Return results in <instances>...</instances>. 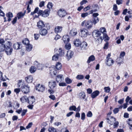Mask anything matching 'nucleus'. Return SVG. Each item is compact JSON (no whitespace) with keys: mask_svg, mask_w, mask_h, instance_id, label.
<instances>
[{"mask_svg":"<svg viewBox=\"0 0 132 132\" xmlns=\"http://www.w3.org/2000/svg\"><path fill=\"white\" fill-rule=\"evenodd\" d=\"M99 15L98 13H94L93 14V21L88 20L86 22L85 26L88 29H89L92 28L93 23L95 24L99 21L98 18L97 17Z\"/></svg>","mask_w":132,"mask_h":132,"instance_id":"1","label":"nucleus"},{"mask_svg":"<svg viewBox=\"0 0 132 132\" xmlns=\"http://www.w3.org/2000/svg\"><path fill=\"white\" fill-rule=\"evenodd\" d=\"M50 13V9H46L43 11L42 10H40L38 12V14L39 15H40L42 16L46 17L48 16Z\"/></svg>","mask_w":132,"mask_h":132,"instance_id":"2","label":"nucleus"},{"mask_svg":"<svg viewBox=\"0 0 132 132\" xmlns=\"http://www.w3.org/2000/svg\"><path fill=\"white\" fill-rule=\"evenodd\" d=\"M36 90L39 92H43L45 88L43 85H40V84H39L36 86Z\"/></svg>","mask_w":132,"mask_h":132,"instance_id":"3","label":"nucleus"},{"mask_svg":"<svg viewBox=\"0 0 132 132\" xmlns=\"http://www.w3.org/2000/svg\"><path fill=\"white\" fill-rule=\"evenodd\" d=\"M106 120L107 122L111 125H113L114 122L116 121L115 118L112 116L110 117V118H107Z\"/></svg>","mask_w":132,"mask_h":132,"instance_id":"4","label":"nucleus"},{"mask_svg":"<svg viewBox=\"0 0 132 132\" xmlns=\"http://www.w3.org/2000/svg\"><path fill=\"white\" fill-rule=\"evenodd\" d=\"M58 13L59 16L61 17H62L65 16L66 14L65 11L63 9H61L59 11Z\"/></svg>","mask_w":132,"mask_h":132,"instance_id":"5","label":"nucleus"},{"mask_svg":"<svg viewBox=\"0 0 132 132\" xmlns=\"http://www.w3.org/2000/svg\"><path fill=\"white\" fill-rule=\"evenodd\" d=\"M88 44L85 42H82L80 45L81 50L83 51H85L87 48Z\"/></svg>","mask_w":132,"mask_h":132,"instance_id":"6","label":"nucleus"},{"mask_svg":"<svg viewBox=\"0 0 132 132\" xmlns=\"http://www.w3.org/2000/svg\"><path fill=\"white\" fill-rule=\"evenodd\" d=\"M93 35L94 36L95 38L100 37L101 36H102V35L101 32L98 30H95L94 31L93 33Z\"/></svg>","mask_w":132,"mask_h":132,"instance_id":"7","label":"nucleus"},{"mask_svg":"<svg viewBox=\"0 0 132 132\" xmlns=\"http://www.w3.org/2000/svg\"><path fill=\"white\" fill-rule=\"evenodd\" d=\"M5 52L7 55H10L12 53L13 49L11 47H5Z\"/></svg>","mask_w":132,"mask_h":132,"instance_id":"8","label":"nucleus"},{"mask_svg":"<svg viewBox=\"0 0 132 132\" xmlns=\"http://www.w3.org/2000/svg\"><path fill=\"white\" fill-rule=\"evenodd\" d=\"M81 32L82 37H86L88 35V30L85 29H82L81 30Z\"/></svg>","mask_w":132,"mask_h":132,"instance_id":"9","label":"nucleus"},{"mask_svg":"<svg viewBox=\"0 0 132 132\" xmlns=\"http://www.w3.org/2000/svg\"><path fill=\"white\" fill-rule=\"evenodd\" d=\"M56 82L55 81H51L49 82V86L51 89H53L56 86Z\"/></svg>","mask_w":132,"mask_h":132,"instance_id":"10","label":"nucleus"},{"mask_svg":"<svg viewBox=\"0 0 132 132\" xmlns=\"http://www.w3.org/2000/svg\"><path fill=\"white\" fill-rule=\"evenodd\" d=\"M22 91L24 94H27L29 92V87L28 85H24V86L22 89Z\"/></svg>","mask_w":132,"mask_h":132,"instance_id":"11","label":"nucleus"},{"mask_svg":"<svg viewBox=\"0 0 132 132\" xmlns=\"http://www.w3.org/2000/svg\"><path fill=\"white\" fill-rule=\"evenodd\" d=\"M67 52V53L66 55V56L67 57L68 60H69L73 56V52L71 50L68 51Z\"/></svg>","mask_w":132,"mask_h":132,"instance_id":"12","label":"nucleus"},{"mask_svg":"<svg viewBox=\"0 0 132 132\" xmlns=\"http://www.w3.org/2000/svg\"><path fill=\"white\" fill-rule=\"evenodd\" d=\"M39 33L42 36L46 35L47 33V31L46 29H42L39 30Z\"/></svg>","mask_w":132,"mask_h":132,"instance_id":"13","label":"nucleus"},{"mask_svg":"<svg viewBox=\"0 0 132 132\" xmlns=\"http://www.w3.org/2000/svg\"><path fill=\"white\" fill-rule=\"evenodd\" d=\"M100 93V92L98 90H96L93 92L91 94V97L92 98H95Z\"/></svg>","mask_w":132,"mask_h":132,"instance_id":"14","label":"nucleus"},{"mask_svg":"<svg viewBox=\"0 0 132 132\" xmlns=\"http://www.w3.org/2000/svg\"><path fill=\"white\" fill-rule=\"evenodd\" d=\"M63 77L62 75L60 74L57 75L56 78V80L57 82H61L62 80V79H64L63 78Z\"/></svg>","mask_w":132,"mask_h":132,"instance_id":"15","label":"nucleus"},{"mask_svg":"<svg viewBox=\"0 0 132 132\" xmlns=\"http://www.w3.org/2000/svg\"><path fill=\"white\" fill-rule=\"evenodd\" d=\"M59 56H62L65 54V51L61 48H59L57 53Z\"/></svg>","mask_w":132,"mask_h":132,"instance_id":"16","label":"nucleus"},{"mask_svg":"<svg viewBox=\"0 0 132 132\" xmlns=\"http://www.w3.org/2000/svg\"><path fill=\"white\" fill-rule=\"evenodd\" d=\"M114 62V61L111 58H108L107 59L106 64L109 66L112 65Z\"/></svg>","mask_w":132,"mask_h":132,"instance_id":"17","label":"nucleus"},{"mask_svg":"<svg viewBox=\"0 0 132 132\" xmlns=\"http://www.w3.org/2000/svg\"><path fill=\"white\" fill-rule=\"evenodd\" d=\"M82 43L79 39H76L73 42L74 45L77 47L79 46Z\"/></svg>","mask_w":132,"mask_h":132,"instance_id":"18","label":"nucleus"},{"mask_svg":"<svg viewBox=\"0 0 132 132\" xmlns=\"http://www.w3.org/2000/svg\"><path fill=\"white\" fill-rule=\"evenodd\" d=\"M95 38L96 40V43L98 45L101 44L102 43V40L103 39V38H102V36H101L99 38L98 37V38Z\"/></svg>","mask_w":132,"mask_h":132,"instance_id":"19","label":"nucleus"},{"mask_svg":"<svg viewBox=\"0 0 132 132\" xmlns=\"http://www.w3.org/2000/svg\"><path fill=\"white\" fill-rule=\"evenodd\" d=\"M62 29V27L61 26H57L55 28V32L56 33L60 32Z\"/></svg>","mask_w":132,"mask_h":132,"instance_id":"20","label":"nucleus"},{"mask_svg":"<svg viewBox=\"0 0 132 132\" xmlns=\"http://www.w3.org/2000/svg\"><path fill=\"white\" fill-rule=\"evenodd\" d=\"M37 26L40 28H43L45 26L43 22L42 21H40L37 23Z\"/></svg>","mask_w":132,"mask_h":132,"instance_id":"21","label":"nucleus"},{"mask_svg":"<svg viewBox=\"0 0 132 132\" xmlns=\"http://www.w3.org/2000/svg\"><path fill=\"white\" fill-rule=\"evenodd\" d=\"M63 40L65 43L68 42L70 40L69 36L68 35H65L63 37Z\"/></svg>","mask_w":132,"mask_h":132,"instance_id":"22","label":"nucleus"},{"mask_svg":"<svg viewBox=\"0 0 132 132\" xmlns=\"http://www.w3.org/2000/svg\"><path fill=\"white\" fill-rule=\"evenodd\" d=\"M25 79L28 83H31L32 81L33 78L32 76H29L25 78Z\"/></svg>","mask_w":132,"mask_h":132,"instance_id":"23","label":"nucleus"},{"mask_svg":"<svg viewBox=\"0 0 132 132\" xmlns=\"http://www.w3.org/2000/svg\"><path fill=\"white\" fill-rule=\"evenodd\" d=\"M20 44L19 43L17 42L15 43L13 45V48L15 49L19 50L20 49Z\"/></svg>","mask_w":132,"mask_h":132,"instance_id":"24","label":"nucleus"},{"mask_svg":"<svg viewBox=\"0 0 132 132\" xmlns=\"http://www.w3.org/2000/svg\"><path fill=\"white\" fill-rule=\"evenodd\" d=\"M32 45L29 44L26 46V50L28 52L32 50Z\"/></svg>","mask_w":132,"mask_h":132,"instance_id":"25","label":"nucleus"},{"mask_svg":"<svg viewBox=\"0 0 132 132\" xmlns=\"http://www.w3.org/2000/svg\"><path fill=\"white\" fill-rule=\"evenodd\" d=\"M95 59V58L94 56L93 55H92L89 57L87 61V63H89L91 61H93Z\"/></svg>","mask_w":132,"mask_h":132,"instance_id":"26","label":"nucleus"},{"mask_svg":"<svg viewBox=\"0 0 132 132\" xmlns=\"http://www.w3.org/2000/svg\"><path fill=\"white\" fill-rule=\"evenodd\" d=\"M24 85H24V83L23 82H22L21 80H19V81L18 84V87L21 88L22 89L24 86Z\"/></svg>","mask_w":132,"mask_h":132,"instance_id":"27","label":"nucleus"},{"mask_svg":"<svg viewBox=\"0 0 132 132\" xmlns=\"http://www.w3.org/2000/svg\"><path fill=\"white\" fill-rule=\"evenodd\" d=\"M5 45L2 44H0V52H3L5 49Z\"/></svg>","mask_w":132,"mask_h":132,"instance_id":"28","label":"nucleus"},{"mask_svg":"<svg viewBox=\"0 0 132 132\" xmlns=\"http://www.w3.org/2000/svg\"><path fill=\"white\" fill-rule=\"evenodd\" d=\"M127 123L130 126L129 128L132 130V118L129 119L127 121Z\"/></svg>","mask_w":132,"mask_h":132,"instance_id":"29","label":"nucleus"},{"mask_svg":"<svg viewBox=\"0 0 132 132\" xmlns=\"http://www.w3.org/2000/svg\"><path fill=\"white\" fill-rule=\"evenodd\" d=\"M36 70V68L35 66H32L29 69L31 73H34Z\"/></svg>","mask_w":132,"mask_h":132,"instance_id":"30","label":"nucleus"},{"mask_svg":"<svg viewBox=\"0 0 132 132\" xmlns=\"http://www.w3.org/2000/svg\"><path fill=\"white\" fill-rule=\"evenodd\" d=\"M77 34V32L75 30L72 29L70 31V35L71 36H73L76 35Z\"/></svg>","mask_w":132,"mask_h":132,"instance_id":"31","label":"nucleus"},{"mask_svg":"<svg viewBox=\"0 0 132 132\" xmlns=\"http://www.w3.org/2000/svg\"><path fill=\"white\" fill-rule=\"evenodd\" d=\"M102 36V38H103V39H104V41L106 42L109 39V38L106 33L103 34Z\"/></svg>","mask_w":132,"mask_h":132,"instance_id":"32","label":"nucleus"},{"mask_svg":"<svg viewBox=\"0 0 132 132\" xmlns=\"http://www.w3.org/2000/svg\"><path fill=\"white\" fill-rule=\"evenodd\" d=\"M22 43L26 46L29 44V41L27 38H25L22 40Z\"/></svg>","mask_w":132,"mask_h":132,"instance_id":"33","label":"nucleus"},{"mask_svg":"<svg viewBox=\"0 0 132 132\" xmlns=\"http://www.w3.org/2000/svg\"><path fill=\"white\" fill-rule=\"evenodd\" d=\"M61 64L60 62H57L56 65V68L58 70H59L61 68Z\"/></svg>","mask_w":132,"mask_h":132,"instance_id":"34","label":"nucleus"},{"mask_svg":"<svg viewBox=\"0 0 132 132\" xmlns=\"http://www.w3.org/2000/svg\"><path fill=\"white\" fill-rule=\"evenodd\" d=\"M26 102L30 104H33L35 102V100H25Z\"/></svg>","mask_w":132,"mask_h":132,"instance_id":"35","label":"nucleus"},{"mask_svg":"<svg viewBox=\"0 0 132 132\" xmlns=\"http://www.w3.org/2000/svg\"><path fill=\"white\" fill-rule=\"evenodd\" d=\"M123 59L122 58L119 57L117 59L116 62L118 64H121L123 62Z\"/></svg>","mask_w":132,"mask_h":132,"instance_id":"36","label":"nucleus"},{"mask_svg":"<svg viewBox=\"0 0 132 132\" xmlns=\"http://www.w3.org/2000/svg\"><path fill=\"white\" fill-rule=\"evenodd\" d=\"M66 44L65 45V48L67 50H69L70 49L71 47V45L70 44L68 43H66Z\"/></svg>","mask_w":132,"mask_h":132,"instance_id":"37","label":"nucleus"},{"mask_svg":"<svg viewBox=\"0 0 132 132\" xmlns=\"http://www.w3.org/2000/svg\"><path fill=\"white\" fill-rule=\"evenodd\" d=\"M24 13H23L22 12H20L18 13L17 14V17L18 19H20L22 17H23L24 15Z\"/></svg>","mask_w":132,"mask_h":132,"instance_id":"38","label":"nucleus"},{"mask_svg":"<svg viewBox=\"0 0 132 132\" xmlns=\"http://www.w3.org/2000/svg\"><path fill=\"white\" fill-rule=\"evenodd\" d=\"M79 96L80 98L84 99L85 97V94L84 93H80L79 94Z\"/></svg>","mask_w":132,"mask_h":132,"instance_id":"39","label":"nucleus"},{"mask_svg":"<svg viewBox=\"0 0 132 132\" xmlns=\"http://www.w3.org/2000/svg\"><path fill=\"white\" fill-rule=\"evenodd\" d=\"M58 54H56L54 55L52 57V60H53L56 61L58 59Z\"/></svg>","mask_w":132,"mask_h":132,"instance_id":"40","label":"nucleus"},{"mask_svg":"<svg viewBox=\"0 0 132 132\" xmlns=\"http://www.w3.org/2000/svg\"><path fill=\"white\" fill-rule=\"evenodd\" d=\"M48 131L49 132H57L56 129L53 127L49 128Z\"/></svg>","mask_w":132,"mask_h":132,"instance_id":"41","label":"nucleus"},{"mask_svg":"<svg viewBox=\"0 0 132 132\" xmlns=\"http://www.w3.org/2000/svg\"><path fill=\"white\" fill-rule=\"evenodd\" d=\"M100 31L101 33H102V35L103 36V34H106V29L105 28H101L100 29Z\"/></svg>","mask_w":132,"mask_h":132,"instance_id":"42","label":"nucleus"},{"mask_svg":"<svg viewBox=\"0 0 132 132\" xmlns=\"http://www.w3.org/2000/svg\"><path fill=\"white\" fill-rule=\"evenodd\" d=\"M119 124V122L118 121H116V120L114 121L113 123V126L114 128H115L118 127Z\"/></svg>","mask_w":132,"mask_h":132,"instance_id":"43","label":"nucleus"},{"mask_svg":"<svg viewBox=\"0 0 132 132\" xmlns=\"http://www.w3.org/2000/svg\"><path fill=\"white\" fill-rule=\"evenodd\" d=\"M84 77V76L82 75H78L76 77V78L78 80L83 79Z\"/></svg>","mask_w":132,"mask_h":132,"instance_id":"44","label":"nucleus"},{"mask_svg":"<svg viewBox=\"0 0 132 132\" xmlns=\"http://www.w3.org/2000/svg\"><path fill=\"white\" fill-rule=\"evenodd\" d=\"M5 45V46H6V47H10L12 46V44L11 42L9 41H7L6 43L4 45Z\"/></svg>","mask_w":132,"mask_h":132,"instance_id":"45","label":"nucleus"},{"mask_svg":"<svg viewBox=\"0 0 132 132\" xmlns=\"http://www.w3.org/2000/svg\"><path fill=\"white\" fill-rule=\"evenodd\" d=\"M39 9L38 7L36 8L34 12H31V15H33L34 14L37 13L39 10Z\"/></svg>","mask_w":132,"mask_h":132,"instance_id":"46","label":"nucleus"},{"mask_svg":"<svg viewBox=\"0 0 132 132\" xmlns=\"http://www.w3.org/2000/svg\"><path fill=\"white\" fill-rule=\"evenodd\" d=\"M2 9H3V7L1 6H0V16H4L5 14L3 11Z\"/></svg>","mask_w":132,"mask_h":132,"instance_id":"47","label":"nucleus"},{"mask_svg":"<svg viewBox=\"0 0 132 132\" xmlns=\"http://www.w3.org/2000/svg\"><path fill=\"white\" fill-rule=\"evenodd\" d=\"M76 108L75 106H70L69 108V110L70 111L73 110L75 111L76 110Z\"/></svg>","mask_w":132,"mask_h":132,"instance_id":"48","label":"nucleus"},{"mask_svg":"<svg viewBox=\"0 0 132 132\" xmlns=\"http://www.w3.org/2000/svg\"><path fill=\"white\" fill-rule=\"evenodd\" d=\"M88 15H89V14L88 12H86L85 13H82L81 14V17L83 18H84L85 17L87 16Z\"/></svg>","mask_w":132,"mask_h":132,"instance_id":"49","label":"nucleus"},{"mask_svg":"<svg viewBox=\"0 0 132 132\" xmlns=\"http://www.w3.org/2000/svg\"><path fill=\"white\" fill-rule=\"evenodd\" d=\"M65 81L67 83L69 84L72 82V80L69 78H67L65 79Z\"/></svg>","mask_w":132,"mask_h":132,"instance_id":"50","label":"nucleus"},{"mask_svg":"<svg viewBox=\"0 0 132 132\" xmlns=\"http://www.w3.org/2000/svg\"><path fill=\"white\" fill-rule=\"evenodd\" d=\"M50 73L53 74L54 75H55L57 73V72L56 70L53 69L51 71Z\"/></svg>","mask_w":132,"mask_h":132,"instance_id":"51","label":"nucleus"},{"mask_svg":"<svg viewBox=\"0 0 132 132\" xmlns=\"http://www.w3.org/2000/svg\"><path fill=\"white\" fill-rule=\"evenodd\" d=\"M53 6L52 3L51 2H48L47 5V7L49 9H48L50 10V9Z\"/></svg>","mask_w":132,"mask_h":132,"instance_id":"52","label":"nucleus"},{"mask_svg":"<svg viewBox=\"0 0 132 132\" xmlns=\"http://www.w3.org/2000/svg\"><path fill=\"white\" fill-rule=\"evenodd\" d=\"M6 15L8 18H12L13 17V14L12 13L9 12L6 14Z\"/></svg>","mask_w":132,"mask_h":132,"instance_id":"53","label":"nucleus"},{"mask_svg":"<svg viewBox=\"0 0 132 132\" xmlns=\"http://www.w3.org/2000/svg\"><path fill=\"white\" fill-rule=\"evenodd\" d=\"M105 91L107 93H109L110 91V88L109 87H105L104 88Z\"/></svg>","mask_w":132,"mask_h":132,"instance_id":"54","label":"nucleus"},{"mask_svg":"<svg viewBox=\"0 0 132 132\" xmlns=\"http://www.w3.org/2000/svg\"><path fill=\"white\" fill-rule=\"evenodd\" d=\"M0 80H2L3 81H5L6 80L4 79L2 77V72L0 71Z\"/></svg>","mask_w":132,"mask_h":132,"instance_id":"55","label":"nucleus"},{"mask_svg":"<svg viewBox=\"0 0 132 132\" xmlns=\"http://www.w3.org/2000/svg\"><path fill=\"white\" fill-rule=\"evenodd\" d=\"M39 35L38 34H35L34 35V38L36 40L38 39L39 37Z\"/></svg>","mask_w":132,"mask_h":132,"instance_id":"56","label":"nucleus"},{"mask_svg":"<svg viewBox=\"0 0 132 132\" xmlns=\"http://www.w3.org/2000/svg\"><path fill=\"white\" fill-rule=\"evenodd\" d=\"M116 2L118 5H119L122 3L123 1L122 0H117Z\"/></svg>","mask_w":132,"mask_h":132,"instance_id":"57","label":"nucleus"},{"mask_svg":"<svg viewBox=\"0 0 132 132\" xmlns=\"http://www.w3.org/2000/svg\"><path fill=\"white\" fill-rule=\"evenodd\" d=\"M125 52H121L120 54V57L123 59V58L125 56Z\"/></svg>","mask_w":132,"mask_h":132,"instance_id":"58","label":"nucleus"},{"mask_svg":"<svg viewBox=\"0 0 132 132\" xmlns=\"http://www.w3.org/2000/svg\"><path fill=\"white\" fill-rule=\"evenodd\" d=\"M92 115V112L90 111H89L87 113V116L88 117H91Z\"/></svg>","mask_w":132,"mask_h":132,"instance_id":"59","label":"nucleus"},{"mask_svg":"<svg viewBox=\"0 0 132 132\" xmlns=\"http://www.w3.org/2000/svg\"><path fill=\"white\" fill-rule=\"evenodd\" d=\"M87 91L88 94H90L92 93V90L91 88H89L87 89Z\"/></svg>","mask_w":132,"mask_h":132,"instance_id":"60","label":"nucleus"},{"mask_svg":"<svg viewBox=\"0 0 132 132\" xmlns=\"http://www.w3.org/2000/svg\"><path fill=\"white\" fill-rule=\"evenodd\" d=\"M36 67H37V68L38 70L42 69V65L39 63Z\"/></svg>","mask_w":132,"mask_h":132,"instance_id":"61","label":"nucleus"},{"mask_svg":"<svg viewBox=\"0 0 132 132\" xmlns=\"http://www.w3.org/2000/svg\"><path fill=\"white\" fill-rule=\"evenodd\" d=\"M117 9L118 7L117 5L116 4L113 5V10L114 11H116L117 10Z\"/></svg>","mask_w":132,"mask_h":132,"instance_id":"62","label":"nucleus"},{"mask_svg":"<svg viewBox=\"0 0 132 132\" xmlns=\"http://www.w3.org/2000/svg\"><path fill=\"white\" fill-rule=\"evenodd\" d=\"M27 111V109L23 110L22 112L21 116H23L24 115Z\"/></svg>","mask_w":132,"mask_h":132,"instance_id":"63","label":"nucleus"},{"mask_svg":"<svg viewBox=\"0 0 132 132\" xmlns=\"http://www.w3.org/2000/svg\"><path fill=\"white\" fill-rule=\"evenodd\" d=\"M32 125V122L29 123L28 125L26 126V128L27 129L30 128Z\"/></svg>","mask_w":132,"mask_h":132,"instance_id":"64","label":"nucleus"}]
</instances>
